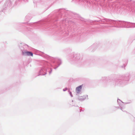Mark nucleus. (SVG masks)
<instances>
[{
	"instance_id": "obj_1",
	"label": "nucleus",
	"mask_w": 135,
	"mask_h": 135,
	"mask_svg": "<svg viewBox=\"0 0 135 135\" xmlns=\"http://www.w3.org/2000/svg\"><path fill=\"white\" fill-rule=\"evenodd\" d=\"M23 55L26 54L28 56H33V53L30 52H23Z\"/></svg>"
},
{
	"instance_id": "obj_2",
	"label": "nucleus",
	"mask_w": 135,
	"mask_h": 135,
	"mask_svg": "<svg viewBox=\"0 0 135 135\" xmlns=\"http://www.w3.org/2000/svg\"><path fill=\"white\" fill-rule=\"evenodd\" d=\"M82 88V86L80 85L76 88V91L77 93H79L80 91Z\"/></svg>"
}]
</instances>
